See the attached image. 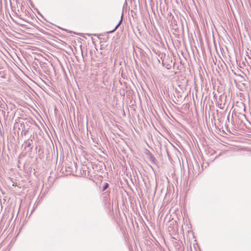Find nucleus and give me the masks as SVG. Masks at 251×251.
I'll list each match as a JSON object with an SVG mask.
<instances>
[{"mask_svg":"<svg viewBox=\"0 0 251 251\" xmlns=\"http://www.w3.org/2000/svg\"><path fill=\"white\" fill-rule=\"evenodd\" d=\"M222 98H223V97H222V96H221L220 97V99H222Z\"/></svg>","mask_w":251,"mask_h":251,"instance_id":"obj_10","label":"nucleus"},{"mask_svg":"<svg viewBox=\"0 0 251 251\" xmlns=\"http://www.w3.org/2000/svg\"><path fill=\"white\" fill-rule=\"evenodd\" d=\"M122 21H123V14L122 15L121 20H120L119 23L116 26L115 28L113 30H111V31H108V33H112V32H114L120 26V25L121 24V23L122 22Z\"/></svg>","mask_w":251,"mask_h":251,"instance_id":"obj_4","label":"nucleus"},{"mask_svg":"<svg viewBox=\"0 0 251 251\" xmlns=\"http://www.w3.org/2000/svg\"><path fill=\"white\" fill-rule=\"evenodd\" d=\"M219 107L220 108H223V107H222V103H220V104H219Z\"/></svg>","mask_w":251,"mask_h":251,"instance_id":"obj_9","label":"nucleus"},{"mask_svg":"<svg viewBox=\"0 0 251 251\" xmlns=\"http://www.w3.org/2000/svg\"><path fill=\"white\" fill-rule=\"evenodd\" d=\"M103 200L105 202H107L110 200V191L107 190L102 193Z\"/></svg>","mask_w":251,"mask_h":251,"instance_id":"obj_3","label":"nucleus"},{"mask_svg":"<svg viewBox=\"0 0 251 251\" xmlns=\"http://www.w3.org/2000/svg\"><path fill=\"white\" fill-rule=\"evenodd\" d=\"M24 144H25V150L26 148H28V151L31 152L33 149L32 145L33 144V139H31V137H30L24 142Z\"/></svg>","mask_w":251,"mask_h":251,"instance_id":"obj_1","label":"nucleus"},{"mask_svg":"<svg viewBox=\"0 0 251 251\" xmlns=\"http://www.w3.org/2000/svg\"><path fill=\"white\" fill-rule=\"evenodd\" d=\"M24 10V7H23V5H21V10L22 11H23Z\"/></svg>","mask_w":251,"mask_h":251,"instance_id":"obj_8","label":"nucleus"},{"mask_svg":"<svg viewBox=\"0 0 251 251\" xmlns=\"http://www.w3.org/2000/svg\"><path fill=\"white\" fill-rule=\"evenodd\" d=\"M149 160L152 162V163L156 164L157 162V160L151 154L149 156Z\"/></svg>","mask_w":251,"mask_h":251,"instance_id":"obj_5","label":"nucleus"},{"mask_svg":"<svg viewBox=\"0 0 251 251\" xmlns=\"http://www.w3.org/2000/svg\"><path fill=\"white\" fill-rule=\"evenodd\" d=\"M28 132V130H23L21 132L22 135H26Z\"/></svg>","mask_w":251,"mask_h":251,"instance_id":"obj_7","label":"nucleus"},{"mask_svg":"<svg viewBox=\"0 0 251 251\" xmlns=\"http://www.w3.org/2000/svg\"><path fill=\"white\" fill-rule=\"evenodd\" d=\"M109 187V184L107 182H104L103 183L102 191H105Z\"/></svg>","mask_w":251,"mask_h":251,"instance_id":"obj_6","label":"nucleus"},{"mask_svg":"<svg viewBox=\"0 0 251 251\" xmlns=\"http://www.w3.org/2000/svg\"><path fill=\"white\" fill-rule=\"evenodd\" d=\"M92 168L94 170L96 174H98L99 173H101V171L103 169V165L100 163L97 164H92Z\"/></svg>","mask_w":251,"mask_h":251,"instance_id":"obj_2","label":"nucleus"},{"mask_svg":"<svg viewBox=\"0 0 251 251\" xmlns=\"http://www.w3.org/2000/svg\"><path fill=\"white\" fill-rule=\"evenodd\" d=\"M227 120L229 121V116L227 117Z\"/></svg>","mask_w":251,"mask_h":251,"instance_id":"obj_11","label":"nucleus"}]
</instances>
